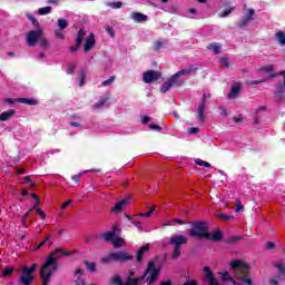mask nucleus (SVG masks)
I'll use <instances>...</instances> for the list:
<instances>
[{"mask_svg": "<svg viewBox=\"0 0 285 285\" xmlns=\"http://www.w3.org/2000/svg\"><path fill=\"white\" fill-rule=\"evenodd\" d=\"M70 204H72V200L63 203L62 206H61L62 210H66V208H68V206H70Z\"/></svg>", "mask_w": 285, "mask_h": 285, "instance_id": "nucleus-61", "label": "nucleus"}, {"mask_svg": "<svg viewBox=\"0 0 285 285\" xmlns=\"http://www.w3.org/2000/svg\"><path fill=\"white\" fill-rule=\"evenodd\" d=\"M81 177H83V173H80L78 175H75L71 177L72 181H75L76 184H79V181L81 180Z\"/></svg>", "mask_w": 285, "mask_h": 285, "instance_id": "nucleus-43", "label": "nucleus"}, {"mask_svg": "<svg viewBox=\"0 0 285 285\" xmlns=\"http://www.w3.org/2000/svg\"><path fill=\"white\" fill-rule=\"evenodd\" d=\"M204 163H205V160H202V159H199V158H197V159L195 160V164H197V166H204Z\"/></svg>", "mask_w": 285, "mask_h": 285, "instance_id": "nucleus-62", "label": "nucleus"}, {"mask_svg": "<svg viewBox=\"0 0 285 285\" xmlns=\"http://www.w3.org/2000/svg\"><path fill=\"white\" fill-rule=\"evenodd\" d=\"M121 6H124V3H121V1L109 2L108 3V7L112 8L114 10H119V8H121Z\"/></svg>", "mask_w": 285, "mask_h": 285, "instance_id": "nucleus-35", "label": "nucleus"}, {"mask_svg": "<svg viewBox=\"0 0 285 285\" xmlns=\"http://www.w3.org/2000/svg\"><path fill=\"white\" fill-rule=\"evenodd\" d=\"M219 112H220V115H223L224 117H226V115H228V111L226 110V107H219Z\"/></svg>", "mask_w": 285, "mask_h": 285, "instance_id": "nucleus-55", "label": "nucleus"}, {"mask_svg": "<svg viewBox=\"0 0 285 285\" xmlns=\"http://www.w3.org/2000/svg\"><path fill=\"white\" fill-rule=\"evenodd\" d=\"M88 271H90V273H95V271H97V264L95 263H89V262H85Z\"/></svg>", "mask_w": 285, "mask_h": 285, "instance_id": "nucleus-36", "label": "nucleus"}, {"mask_svg": "<svg viewBox=\"0 0 285 285\" xmlns=\"http://www.w3.org/2000/svg\"><path fill=\"white\" fill-rule=\"evenodd\" d=\"M112 246H115V248H121V244H124V238L120 237H115L111 242Z\"/></svg>", "mask_w": 285, "mask_h": 285, "instance_id": "nucleus-29", "label": "nucleus"}, {"mask_svg": "<svg viewBox=\"0 0 285 285\" xmlns=\"http://www.w3.org/2000/svg\"><path fill=\"white\" fill-rule=\"evenodd\" d=\"M161 46H163L161 42H159V41L156 42V43H155V50H160Z\"/></svg>", "mask_w": 285, "mask_h": 285, "instance_id": "nucleus-63", "label": "nucleus"}, {"mask_svg": "<svg viewBox=\"0 0 285 285\" xmlns=\"http://www.w3.org/2000/svg\"><path fill=\"white\" fill-rule=\"evenodd\" d=\"M275 266H276V268H278L279 276L283 277V279H285V267H284V264L276 263Z\"/></svg>", "mask_w": 285, "mask_h": 285, "instance_id": "nucleus-31", "label": "nucleus"}, {"mask_svg": "<svg viewBox=\"0 0 285 285\" xmlns=\"http://www.w3.org/2000/svg\"><path fill=\"white\" fill-rule=\"evenodd\" d=\"M154 210H155V209H150L149 212H147V213H141V214H139V215H140V217H150V216L153 215Z\"/></svg>", "mask_w": 285, "mask_h": 285, "instance_id": "nucleus-52", "label": "nucleus"}, {"mask_svg": "<svg viewBox=\"0 0 285 285\" xmlns=\"http://www.w3.org/2000/svg\"><path fill=\"white\" fill-rule=\"evenodd\" d=\"M37 264L31 265V267L28 266H23L22 267V275L20 277V282L23 285H30L32 284V282H35V276H32V274L35 273V271H37Z\"/></svg>", "mask_w": 285, "mask_h": 285, "instance_id": "nucleus-7", "label": "nucleus"}, {"mask_svg": "<svg viewBox=\"0 0 285 285\" xmlns=\"http://www.w3.org/2000/svg\"><path fill=\"white\" fill-rule=\"evenodd\" d=\"M128 202H130V196H128L127 198L118 202L112 208H111V213L118 214L121 213L124 210V208H126V206H128Z\"/></svg>", "mask_w": 285, "mask_h": 285, "instance_id": "nucleus-13", "label": "nucleus"}, {"mask_svg": "<svg viewBox=\"0 0 285 285\" xmlns=\"http://www.w3.org/2000/svg\"><path fill=\"white\" fill-rule=\"evenodd\" d=\"M207 50H212V52H214V55H219V52L222 50V46L217 42L209 43L207 46Z\"/></svg>", "mask_w": 285, "mask_h": 285, "instance_id": "nucleus-20", "label": "nucleus"}, {"mask_svg": "<svg viewBox=\"0 0 285 285\" xmlns=\"http://www.w3.org/2000/svg\"><path fill=\"white\" fill-rule=\"evenodd\" d=\"M184 285H197V282L190 281V282L185 283Z\"/></svg>", "mask_w": 285, "mask_h": 285, "instance_id": "nucleus-64", "label": "nucleus"}, {"mask_svg": "<svg viewBox=\"0 0 285 285\" xmlns=\"http://www.w3.org/2000/svg\"><path fill=\"white\" fill-rule=\"evenodd\" d=\"M219 63L220 66H223L224 69L228 68V58H220Z\"/></svg>", "mask_w": 285, "mask_h": 285, "instance_id": "nucleus-42", "label": "nucleus"}, {"mask_svg": "<svg viewBox=\"0 0 285 285\" xmlns=\"http://www.w3.org/2000/svg\"><path fill=\"white\" fill-rule=\"evenodd\" d=\"M204 112H206V94H204L203 100L198 104L196 115V119L200 121V124H204V121H206V116L204 115Z\"/></svg>", "mask_w": 285, "mask_h": 285, "instance_id": "nucleus-10", "label": "nucleus"}, {"mask_svg": "<svg viewBox=\"0 0 285 285\" xmlns=\"http://www.w3.org/2000/svg\"><path fill=\"white\" fill-rule=\"evenodd\" d=\"M276 95H279L282 97V95H284V87L278 86L276 90Z\"/></svg>", "mask_w": 285, "mask_h": 285, "instance_id": "nucleus-56", "label": "nucleus"}, {"mask_svg": "<svg viewBox=\"0 0 285 285\" xmlns=\"http://www.w3.org/2000/svg\"><path fill=\"white\" fill-rule=\"evenodd\" d=\"M171 88H173V85L170 83V80H168V81H166L165 83H163V86L160 87V92L166 94V92H168Z\"/></svg>", "mask_w": 285, "mask_h": 285, "instance_id": "nucleus-28", "label": "nucleus"}, {"mask_svg": "<svg viewBox=\"0 0 285 285\" xmlns=\"http://www.w3.org/2000/svg\"><path fill=\"white\" fill-rule=\"evenodd\" d=\"M161 272V265L157 262H149L145 275L140 278L128 277L127 282L124 283L119 275H115L110 279V284L112 285H141L144 282L146 284H153L159 277V273Z\"/></svg>", "mask_w": 285, "mask_h": 285, "instance_id": "nucleus-1", "label": "nucleus"}, {"mask_svg": "<svg viewBox=\"0 0 285 285\" xmlns=\"http://www.w3.org/2000/svg\"><path fill=\"white\" fill-rule=\"evenodd\" d=\"M239 90H242V85L234 83L232 86V89H230L229 94H228V98L229 99H235L237 97V95H239Z\"/></svg>", "mask_w": 285, "mask_h": 285, "instance_id": "nucleus-17", "label": "nucleus"}, {"mask_svg": "<svg viewBox=\"0 0 285 285\" xmlns=\"http://www.w3.org/2000/svg\"><path fill=\"white\" fill-rule=\"evenodd\" d=\"M95 43H97V40H95V33H90L85 41V52H90L92 48H95Z\"/></svg>", "mask_w": 285, "mask_h": 285, "instance_id": "nucleus-14", "label": "nucleus"}, {"mask_svg": "<svg viewBox=\"0 0 285 285\" xmlns=\"http://www.w3.org/2000/svg\"><path fill=\"white\" fill-rule=\"evenodd\" d=\"M77 68V66L75 65H69L68 69H67V75H72V72H75V69Z\"/></svg>", "mask_w": 285, "mask_h": 285, "instance_id": "nucleus-48", "label": "nucleus"}, {"mask_svg": "<svg viewBox=\"0 0 285 285\" xmlns=\"http://www.w3.org/2000/svg\"><path fill=\"white\" fill-rule=\"evenodd\" d=\"M132 255L128 254L127 252H114L108 254L107 256H104L100 262L101 264H110V262H130L132 261Z\"/></svg>", "mask_w": 285, "mask_h": 285, "instance_id": "nucleus-5", "label": "nucleus"}, {"mask_svg": "<svg viewBox=\"0 0 285 285\" xmlns=\"http://www.w3.org/2000/svg\"><path fill=\"white\" fill-rule=\"evenodd\" d=\"M149 128H150L151 130H161V127H159V125H155V124H150V125H149Z\"/></svg>", "mask_w": 285, "mask_h": 285, "instance_id": "nucleus-54", "label": "nucleus"}, {"mask_svg": "<svg viewBox=\"0 0 285 285\" xmlns=\"http://www.w3.org/2000/svg\"><path fill=\"white\" fill-rule=\"evenodd\" d=\"M150 121V117L148 116H141V124L146 125Z\"/></svg>", "mask_w": 285, "mask_h": 285, "instance_id": "nucleus-53", "label": "nucleus"}, {"mask_svg": "<svg viewBox=\"0 0 285 285\" xmlns=\"http://www.w3.org/2000/svg\"><path fill=\"white\" fill-rule=\"evenodd\" d=\"M70 52H77V50H79V45H76V46H71L69 48Z\"/></svg>", "mask_w": 285, "mask_h": 285, "instance_id": "nucleus-60", "label": "nucleus"}, {"mask_svg": "<svg viewBox=\"0 0 285 285\" xmlns=\"http://www.w3.org/2000/svg\"><path fill=\"white\" fill-rule=\"evenodd\" d=\"M78 79H79V86H85L86 83V71H83V69H81L79 71V76H78Z\"/></svg>", "mask_w": 285, "mask_h": 285, "instance_id": "nucleus-30", "label": "nucleus"}, {"mask_svg": "<svg viewBox=\"0 0 285 285\" xmlns=\"http://www.w3.org/2000/svg\"><path fill=\"white\" fill-rule=\"evenodd\" d=\"M223 234L219 229H217L216 232L212 233V235L209 234V238L207 239H212V242H219L223 238Z\"/></svg>", "mask_w": 285, "mask_h": 285, "instance_id": "nucleus-22", "label": "nucleus"}, {"mask_svg": "<svg viewBox=\"0 0 285 285\" xmlns=\"http://www.w3.org/2000/svg\"><path fill=\"white\" fill-rule=\"evenodd\" d=\"M110 99V94H106L104 97L99 99L98 102L95 104V108H104L106 101Z\"/></svg>", "mask_w": 285, "mask_h": 285, "instance_id": "nucleus-23", "label": "nucleus"}, {"mask_svg": "<svg viewBox=\"0 0 285 285\" xmlns=\"http://www.w3.org/2000/svg\"><path fill=\"white\" fill-rule=\"evenodd\" d=\"M68 255H70V252H66L61 248H57L51 253V256L47 258L45 265L40 269L42 285L50 284V277H52V273L57 271V258L55 257H66Z\"/></svg>", "mask_w": 285, "mask_h": 285, "instance_id": "nucleus-2", "label": "nucleus"}, {"mask_svg": "<svg viewBox=\"0 0 285 285\" xmlns=\"http://www.w3.org/2000/svg\"><path fill=\"white\" fill-rule=\"evenodd\" d=\"M86 37V30L80 29L76 37V45L81 46L83 43V38Z\"/></svg>", "mask_w": 285, "mask_h": 285, "instance_id": "nucleus-24", "label": "nucleus"}, {"mask_svg": "<svg viewBox=\"0 0 285 285\" xmlns=\"http://www.w3.org/2000/svg\"><path fill=\"white\" fill-rule=\"evenodd\" d=\"M187 242H188V238L183 235H174L169 239V244H171V246L174 247L175 246L181 247V245L186 244Z\"/></svg>", "mask_w": 285, "mask_h": 285, "instance_id": "nucleus-12", "label": "nucleus"}, {"mask_svg": "<svg viewBox=\"0 0 285 285\" xmlns=\"http://www.w3.org/2000/svg\"><path fill=\"white\" fill-rule=\"evenodd\" d=\"M275 70V67L273 65H267L261 68V72H266L267 75H271Z\"/></svg>", "mask_w": 285, "mask_h": 285, "instance_id": "nucleus-32", "label": "nucleus"}, {"mask_svg": "<svg viewBox=\"0 0 285 285\" xmlns=\"http://www.w3.org/2000/svg\"><path fill=\"white\" fill-rule=\"evenodd\" d=\"M83 275V269L77 268L76 269V285H86V281L81 277Z\"/></svg>", "mask_w": 285, "mask_h": 285, "instance_id": "nucleus-18", "label": "nucleus"}, {"mask_svg": "<svg viewBox=\"0 0 285 285\" xmlns=\"http://www.w3.org/2000/svg\"><path fill=\"white\" fill-rule=\"evenodd\" d=\"M219 218H220V219H224L225 222H228V220H230V219H235V217L228 216V215H224V214H222V215L219 216Z\"/></svg>", "mask_w": 285, "mask_h": 285, "instance_id": "nucleus-50", "label": "nucleus"}, {"mask_svg": "<svg viewBox=\"0 0 285 285\" xmlns=\"http://www.w3.org/2000/svg\"><path fill=\"white\" fill-rule=\"evenodd\" d=\"M36 212L41 219H46V213L43 210H41L40 208H36Z\"/></svg>", "mask_w": 285, "mask_h": 285, "instance_id": "nucleus-46", "label": "nucleus"}, {"mask_svg": "<svg viewBox=\"0 0 285 285\" xmlns=\"http://www.w3.org/2000/svg\"><path fill=\"white\" fill-rule=\"evenodd\" d=\"M242 239V236H232L226 242L227 244H237Z\"/></svg>", "mask_w": 285, "mask_h": 285, "instance_id": "nucleus-37", "label": "nucleus"}, {"mask_svg": "<svg viewBox=\"0 0 285 285\" xmlns=\"http://www.w3.org/2000/svg\"><path fill=\"white\" fill-rule=\"evenodd\" d=\"M55 35L57 39H66V36H63V33H61L60 31H55Z\"/></svg>", "mask_w": 285, "mask_h": 285, "instance_id": "nucleus-57", "label": "nucleus"}, {"mask_svg": "<svg viewBox=\"0 0 285 285\" xmlns=\"http://www.w3.org/2000/svg\"><path fill=\"white\" fill-rule=\"evenodd\" d=\"M276 41L281 43V46H285V32L284 31H278L276 33Z\"/></svg>", "mask_w": 285, "mask_h": 285, "instance_id": "nucleus-26", "label": "nucleus"}, {"mask_svg": "<svg viewBox=\"0 0 285 285\" xmlns=\"http://www.w3.org/2000/svg\"><path fill=\"white\" fill-rule=\"evenodd\" d=\"M17 111L14 109H9L0 115V121H8L10 117H14Z\"/></svg>", "mask_w": 285, "mask_h": 285, "instance_id": "nucleus-19", "label": "nucleus"}, {"mask_svg": "<svg viewBox=\"0 0 285 285\" xmlns=\"http://www.w3.org/2000/svg\"><path fill=\"white\" fill-rule=\"evenodd\" d=\"M233 10H234V8H229L227 10L223 11L222 13H219V17L224 19L225 17H228V14H230V12H233Z\"/></svg>", "mask_w": 285, "mask_h": 285, "instance_id": "nucleus-44", "label": "nucleus"}, {"mask_svg": "<svg viewBox=\"0 0 285 285\" xmlns=\"http://www.w3.org/2000/svg\"><path fill=\"white\" fill-rule=\"evenodd\" d=\"M269 284L272 285H277L279 284V276H275L269 281Z\"/></svg>", "mask_w": 285, "mask_h": 285, "instance_id": "nucleus-49", "label": "nucleus"}, {"mask_svg": "<svg viewBox=\"0 0 285 285\" xmlns=\"http://www.w3.org/2000/svg\"><path fill=\"white\" fill-rule=\"evenodd\" d=\"M19 104H26L27 106H37V100L32 98H19Z\"/></svg>", "mask_w": 285, "mask_h": 285, "instance_id": "nucleus-25", "label": "nucleus"}, {"mask_svg": "<svg viewBox=\"0 0 285 285\" xmlns=\"http://www.w3.org/2000/svg\"><path fill=\"white\" fill-rule=\"evenodd\" d=\"M233 121H235V124H242V121H244V117L238 116V117H233Z\"/></svg>", "mask_w": 285, "mask_h": 285, "instance_id": "nucleus-51", "label": "nucleus"}, {"mask_svg": "<svg viewBox=\"0 0 285 285\" xmlns=\"http://www.w3.org/2000/svg\"><path fill=\"white\" fill-rule=\"evenodd\" d=\"M266 248H267V250H271L272 248H275V243H273V242L266 243Z\"/></svg>", "mask_w": 285, "mask_h": 285, "instance_id": "nucleus-58", "label": "nucleus"}, {"mask_svg": "<svg viewBox=\"0 0 285 285\" xmlns=\"http://www.w3.org/2000/svg\"><path fill=\"white\" fill-rule=\"evenodd\" d=\"M161 79V73L155 70H148L142 73V81L145 83H153V81H159Z\"/></svg>", "mask_w": 285, "mask_h": 285, "instance_id": "nucleus-9", "label": "nucleus"}, {"mask_svg": "<svg viewBox=\"0 0 285 285\" xmlns=\"http://www.w3.org/2000/svg\"><path fill=\"white\" fill-rule=\"evenodd\" d=\"M58 28H60V30H66L68 28V20L58 19Z\"/></svg>", "mask_w": 285, "mask_h": 285, "instance_id": "nucleus-33", "label": "nucleus"}, {"mask_svg": "<svg viewBox=\"0 0 285 285\" xmlns=\"http://www.w3.org/2000/svg\"><path fill=\"white\" fill-rule=\"evenodd\" d=\"M190 237H197L198 239H210V233H208V226L204 222H196L191 225L189 230Z\"/></svg>", "mask_w": 285, "mask_h": 285, "instance_id": "nucleus-4", "label": "nucleus"}, {"mask_svg": "<svg viewBox=\"0 0 285 285\" xmlns=\"http://www.w3.org/2000/svg\"><path fill=\"white\" fill-rule=\"evenodd\" d=\"M230 266L235 273V277L237 279H243V285H253V281L250 278H245V275H248V265L242 261H233Z\"/></svg>", "mask_w": 285, "mask_h": 285, "instance_id": "nucleus-3", "label": "nucleus"}, {"mask_svg": "<svg viewBox=\"0 0 285 285\" xmlns=\"http://www.w3.org/2000/svg\"><path fill=\"white\" fill-rule=\"evenodd\" d=\"M31 197H32V199L36 200V203L33 204V208H37V206H39V196H37V194L32 193Z\"/></svg>", "mask_w": 285, "mask_h": 285, "instance_id": "nucleus-45", "label": "nucleus"}, {"mask_svg": "<svg viewBox=\"0 0 285 285\" xmlns=\"http://www.w3.org/2000/svg\"><path fill=\"white\" fill-rule=\"evenodd\" d=\"M51 11L52 7H43L38 10V14H40V17H43L46 14H50Z\"/></svg>", "mask_w": 285, "mask_h": 285, "instance_id": "nucleus-27", "label": "nucleus"}, {"mask_svg": "<svg viewBox=\"0 0 285 285\" xmlns=\"http://www.w3.org/2000/svg\"><path fill=\"white\" fill-rule=\"evenodd\" d=\"M115 79H116V77L111 76L109 79L104 80L101 82V86H104L105 88H107L108 86H112V83H115Z\"/></svg>", "mask_w": 285, "mask_h": 285, "instance_id": "nucleus-34", "label": "nucleus"}, {"mask_svg": "<svg viewBox=\"0 0 285 285\" xmlns=\"http://www.w3.org/2000/svg\"><path fill=\"white\" fill-rule=\"evenodd\" d=\"M197 132H199V128H197V127H190L188 129L189 135H197Z\"/></svg>", "mask_w": 285, "mask_h": 285, "instance_id": "nucleus-47", "label": "nucleus"}, {"mask_svg": "<svg viewBox=\"0 0 285 285\" xmlns=\"http://www.w3.org/2000/svg\"><path fill=\"white\" fill-rule=\"evenodd\" d=\"M14 268L7 267L3 269L2 277H8V275H12Z\"/></svg>", "mask_w": 285, "mask_h": 285, "instance_id": "nucleus-41", "label": "nucleus"}, {"mask_svg": "<svg viewBox=\"0 0 285 285\" xmlns=\"http://www.w3.org/2000/svg\"><path fill=\"white\" fill-rule=\"evenodd\" d=\"M149 248H150L149 245H145V246H142V247L138 250V253H137V255H136L137 262H141V259L144 258V253H148Z\"/></svg>", "mask_w": 285, "mask_h": 285, "instance_id": "nucleus-21", "label": "nucleus"}, {"mask_svg": "<svg viewBox=\"0 0 285 285\" xmlns=\"http://www.w3.org/2000/svg\"><path fill=\"white\" fill-rule=\"evenodd\" d=\"M130 19H132V21H135V23H144V22L148 21V16H146L141 12H132L130 14Z\"/></svg>", "mask_w": 285, "mask_h": 285, "instance_id": "nucleus-15", "label": "nucleus"}, {"mask_svg": "<svg viewBox=\"0 0 285 285\" xmlns=\"http://www.w3.org/2000/svg\"><path fill=\"white\" fill-rule=\"evenodd\" d=\"M48 239H50V235L46 236V238L40 243L39 248H41V246L48 244Z\"/></svg>", "mask_w": 285, "mask_h": 285, "instance_id": "nucleus-59", "label": "nucleus"}, {"mask_svg": "<svg viewBox=\"0 0 285 285\" xmlns=\"http://www.w3.org/2000/svg\"><path fill=\"white\" fill-rule=\"evenodd\" d=\"M42 32L41 30H31L27 33V43L30 48H35L39 41Z\"/></svg>", "mask_w": 285, "mask_h": 285, "instance_id": "nucleus-8", "label": "nucleus"}, {"mask_svg": "<svg viewBox=\"0 0 285 285\" xmlns=\"http://www.w3.org/2000/svg\"><path fill=\"white\" fill-rule=\"evenodd\" d=\"M117 233H119V225L115 224L111 230L104 233L101 237L105 242H112L117 237Z\"/></svg>", "mask_w": 285, "mask_h": 285, "instance_id": "nucleus-11", "label": "nucleus"}, {"mask_svg": "<svg viewBox=\"0 0 285 285\" xmlns=\"http://www.w3.org/2000/svg\"><path fill=\"white\" fill-rule=\"evenodd\" d=\"M220 275H222L223 282H228V281L233 279V277L230 276V273H228V272L220 273Z\"/></svg>", "mask_w": 285, "mask_h": 285, "instance_id": "nucleus-40", "label": "nucleus"}, {"mask_svg": "<svg viewBox=\"0 0 285 285\" xmlns=\"http://www.w3.org/2000/svg\"><path fill=\"white\" fill-rule=\"evenodd\" d=\"M193 72H197V68L189 67L187 69L179 70L174 76H171L168 81L171 83L173 88H179V86H184L183 77H188V75H193Z\"/></svg>", "mask_w": 285, "mask_h": 285, "instance_id": "nucleus-6", "label": "nucleus"}, {"mask_svg": "<svg viewBox=\"0 0 285 285\" xmlns=\"http://www.w3.org/2000/svg\"><path fill=\"white\" fill-rule=\"evenodd\" d=\"M247 12V16H245L239 22L240 28H244V26H246L249 21H253V17L255 16V9H248Z\"/></svg>", "mask_w": 285, "mask_h": 285, "instance_id": "nucleus-16", "label": "nucleus"}, {"mask_svg": "<svg viewBox=\"0 0 285 285\" xmlns=\"http://www.w3.org/2000/svg\"><path fill=\"white\" fill-rule=\"evenodd\" d=\"M39 43L41 46V48H49L50 47V43L48 42V40L46 38H39Z\"/></svg>", "mask_w": 285, "mask_h": 285, "instance_id": "nucleus-39", "label": "nucleus"}, {"mask_svg": "<svg viewBox=\"0 0 285 285\" xmlns=\"http://www.w3.org/2000/svg\"><path fill=\"white\" fill-rule=\"evenodd\" d=\"M179 255H181V247L174 246V253H173L174 259H177V257H179Z\"/></svg>", "mask_w": 285, "mask_h": 285, "instance_id": "nucleus-38", "label": "nucleus"}]
</instances>
